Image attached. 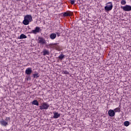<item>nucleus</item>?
I'll return each mask as SVG.
<instances>
[{"mask_svg": "<svg viewBox=\"0 0 131 131\" xmlns=\"http://www.w3.org/2000/svg\"><path fill=\"white\" fill-rule=\"evenodd\" d=\"M56 36H57V35L55 33H52L50 35V38L51 39H55V38H56Z\"/></svg>", "mask_w": 131, "mask_h": 131, "instance_id": "14", "label": "nucleus"}, {"mask_svg": "<svg viewBox=\"0 0 131 131\" xmlns=\"http://www.w3.org/2000/svg\"><path fill=\"white\" fill-rule=\"evenodd\" d=\"M124 125L125 126H128L129 125V122L128 121H126L124 122Z\"/></svg>", "mask_w": 131, "mask_h": 131, "instance_id": "19", "label": "nucleus"}, {"mask_svg": "<svg viewBox=\"0 0 131 131\" xmlns=\"http://www.w3.org/2000/svg\"><path fill=\"white\" fill-rule=\"evenodd\" d=\"M11 118L10 117H6L5 119V121H8V120H10Z\"/></svg>", "mask_w": 131, "mask_h": 131, "instance_id": "26", "label": "nucleus"}, {"mask_svg": "<svg viewBox=\"0 0 131 131\" xmlns=\"http://www.w3.org/2000/svg\"><path fill=\"white\" fill-rule=\"evenodd\" d=\"M56 34L57 36H60V33L59 32H56Z\"/></svg>", "mask_w": 131, "mask_h": 131, "instance_id": "27", "label": "nucleus"}, {"mask_svg": "<svg viewBox=\"0 0 131 131\" xmlns=\"http://www.w3.org/2000/svg\"><path fill=\"white\" fill-rule=\"evenodd\" d=\"M54 49L55 50H59V49H60V47H59V46H58V43H55V47Z\"/></svg>", "mask_w": 131, "mask_h": 131, "instance_id": "23", "label": "nucleus"}, {"mask_svg": "<svg viewBox=\"0 0 131 131\" xmlns=\"http://www.w3.org/2000/svg\"><path fill=\"white\" fill-rule=\"evenodd\" d=\"M25 73L28 75H30V74L32 73V70L31 69V68H27L25 71Z\"/></svg>", "mask_w": 131, "mask_h": 131, "instance_id": "9", "label": "nucleus"}, {"mask_svg": "<svg viewBox=\"0 0 131 131\" xmlns=\"http://www.w3.org/2000/svg\"><path fill=\"white\" fill-rule=\"evenodd\" d=\"M121 4L124 6V5H126V1H125V0H121Z\"/></svg>", "mask_w": 131, "mask_h": 131, "instance_id": "22", "label": "nucleus"}, {"mask_svg": "<svg viewBox=\"0 0 131 131\" xmlns=\"http://www.w3.org/2000/svg\"><path fill=\"white\" fill-rule=\"evenodd\" d=\"M1 124L3 126H7L8 125V121L3 119L1 122Z\"/></svg>", "mask_w": 131, "mask_h": 131, "instance_id": "10", "label": "nucleus"}, {"mask_svg": "<svg viewBox=\"0 0 131 131\" xmlns=\"http://www.w3.org/2000/svg\"><path fill=\"white\" fill-rule=\"evenodd\" d=\"M34 78H38V77H39V76L38 75V74H34L33 75Z\"/></svg>", "mask_w": 131, "mask_h": 131, "instance_id": "21", "label": "nucleus"}, {"mask_svg": "<svg viewBox=\"0 0 131 131\" xmlns=\"http://www.w3.org/2000/svg\"><path fill=\"white\" fill-rule=\"evenodd\" d=\"M49 107H50V104L47 103V102H44L41 104L39 108L40 110H47L49 109Z\"/></svg>", "mask_w": 131, "mask_h": 131, "instance_id": "2", "label": "nucleus"}, {"mask_svg": "<svg viewBox=\"0 0 131 131\" xmlns=\"http://www.w3.org/2000/svg\"><path fill=\"white\" fill-rule=\"evenodd\" d=\"M32 105H35V106H39V103H38V101L36 100H33L32 102Z\"/></svg>", "mask_w": 131, "mask_h": 131, "instance_id": "12", "label": "nucleus"}, {"mask_svg": "<svg viewBox=\"0 0 131 131\" xmlns=\"http://www.w3.org/2000/svg\"><path fill=\"white\" fill-rule=\"evenodd\" d=\"M108 114L110 117H114L115 116V112L113 110H110L108 112Z\"/></svg>", "mask_w": 131, "mask_h": 131, "instance_id": "6", "label": "nucleus"}, {"mask_svg": "<svg viewBox=\"0 0 131 131\" xmlns=\"http://www.w3.org/2000/svg\"><path fill=\"white\" fill-rule=\"evenodd\" d=\"M62 73H63V74H69V72L64 70L62 71Z\"/></svg>", "mask_w": 131, "mask_h": 131, "instance_id": "24", "label": "nucleus"}, {"mask_svg": "<svg viewBox=\"0 0 131 131\" xmlns=\"http://www.w3.org/2000/svg\"><path fill=\"white\" fill-rule=\"evenodd\" d=\"M43 56H47V55H50V51L49 50L45 49L42 51Z\"/></svg>", "mask_w": 131, "mask_h": 131, "instance_id": "11", "label": "nucleus"}, {"mask_svg": "<svg viewBox=\"0 0 131 131\" xmlns=\"http://www.w3.org/2000/svg\"><path fill=\"white\" fill-rule=\"evenodd\" d=\"M24 18L26 20H27V21H29L30 23L32 21V16L31 15H27L26 16H25Z\"/></svg>", "mask_w": 131, "mask_h": 131, "instance_id": "7", "label": "nucleus"}, {"mask_svg": "<svg viewBox=\"0 0 131 131\" xmlns=\"http://www.w3.org/2000/svg\"><path fill=\"white\" fill-rule=\"evenodd\" d=\"M75 3V0H71V5H74Z\"/></svg>", "mask_w": 131, "mask_h": 131, "instance_id": "25", "label": "nucleus"}, {"mask_svg": "<svg viewBox=\"0 0 131 131\" xmlns=\"http://www.w3.org/2000/svg\"><path fill=\"white\" fill-rule=\"evenodd\" d=\"M59 60L62 61L64 58H65V55H63V54H61L58 57Z\"/></svg>", "mask_w": 131, "mask_h": 131, "instance_id": "16", "label": "nucleus"}, {"mask_svg": "<svg viewBox=\"0 0 131 131\" xmlns=\"http://www.w3.org/2000/svg\"><path fill=\"white\" fill-rule=\"evenodd\" d=\"M114 112H120V108L117 107L114 110Z\"/></svg>", "mask_w": 131, "mask_h": 131, "instance_id": "20", "label": "nucleus"}, {"mask_svg": "<svg viewBox=\"0 0 131 131\" xmlns=\"http://www.w3.org/2000/svg\"><path fill=\"white\" fill-rule=\"evenodd\" d=\"M38 43H40V45H46L47 43V41H46V39H45V38L42 37H39L38 38Z\"/></svg>", "mask_w": 131, "mask_h": 131, "instance_id": "3", "label": "nucleus"}, {"mask_svg": "<svg viewBox=\"0 0 131 131\" xmlns=\"http://www.w3.org/2000/svg\"><path fill=\"white\" fill-rule=\"evenodd\" d=\"M19 39H23V38H27V36L25 35L24 34H21L18 37Z\"/></svg>", "mask_w": 131, "mask_h": 131, "instance_id": "13", "label": "nucleus"}, {"mask_svg": "<svg viewBox=\"0 0 131 131\" xmlns=\"http://www.w3.org/2000/svg\"><path fill=\"white\" fill-rule=\"evenodd\" d=\"M121 8L125 11V12H129L131 11V6L129 5H126L125 6H121Z\"/></svg>", "mask_w": 131, "mask_h": 131, "instance_id": "4", "label": "nucleus"}, {"mask_svg": "<svg viewBox=\"0 0 131 131\" xmlns=\"http://www.w3.org/2000/svg\"><path fill=\"white\" fill-rule=\"evenodd\" d=\"M41 31V29H40V28L39 27H36L35 28V30H33L31 33H33L34 34H36V33H39Z\"/></svg>", "mask_w": 131, "mask_h": 131, "instance_id": "5", "label": "nucleus"}, {"mask_svg": "<svg viewBox=\"0 0 131 131\" xmlns=\"http://www.w3.org/2000/svg\"><path fill=\"white\" fill-rule=\"evenodd\" d=\"M106 6L104 7V10L106 12H109V11H111L112 9H113V4L112 2H108L106 4Z\"/></svg>", "mask_w": 131, "mask_h": 131, "instance_id": "1", "label": "nucleus"}, {"mask_svg": "<svg viewBox=\"0 0 131 131\" xmlns=\"http://www.w3.org/2000/svg\"><path fill=\"white\" fill-rule=\"evenodd\" d=\"M56 46V43H51L49 44V47L51 49H55V47Z\"/></svg>", "mask_w": 131, "mask_h": 131, "instance_id": "18", "label": "nucleus"}, {"mask_svg": "<svg viewBox=\"0 0 131 131\" xmlns=\"http://www.w3.org/2000/svg\"><path fill=\"white\" fill-rule=\"evenodd\" d=\"M23 23L24 25H29V23H30L29 22V21H28L27 19H26L24 18V20H23Z\"/></svg>", "mask_w": 131, "mask_h": 131, "instance_id": "15", "label": "nucleus"}, {"mask_svg": "<svg viewBox=\"0 0 131 131\" xmlns=\"http://www.w3.org/2000/svg\"><path fill=\"white\" fill-rule=\"evenodd\" d=\"M69 16H71V14H70V12H65L64 13H63L64 17H68Z\"/></svg>", "mask_w": 131, "mask_h": 131, "instance_id": "17", "label": "nucleus"}, {"mask_svg": "<svg viewBox=\"0 0 131 131\" xmlns=\"http://www.w3.org/2000/svg\"><path fill=\"white\" fill-rule=\"evenodd\" d=\"M53 113L54 114L53 118H54V119H57L61 116V114H59L58 112H54Z\"/></svg>", "mask_w": 131, "mask_h": 131, "instance_id": "8", "label": "nucleus"}]
</instances>
